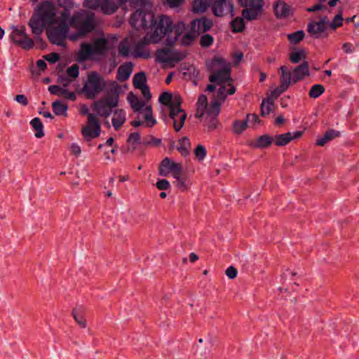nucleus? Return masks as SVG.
Wrapping results in <instances>:
<instances>
[{"label":"nucleus","instance_id":"1","mask_svg":"<svg viewBox=\"0 0 359 359\" xmlns=\"http://www.w3.org/2000/svg\"><path fill=\"white\" fill-rule=\"evenodd\" d=\"M211 74L209 78L210 84L207 90L215 91V98L208 104L207 97L201 95L196 102V117L200 118L208 130H213L219 126L218 115L220 104L229 95H233L236 88L232 84L230 76L231 65L223 57H215L207 63Z\"/></svg>","mask_w":359,"mask_h":359},{"label":"nucleus","instance_id":"2","mask_svg":"<svg viewBox=\"0 0 359 359\" xmlns=\"http://www.w3.org/2000/svg\"><path fill=\"white\" fill-rule=\"evenodd\" d=\"M184 29V22L179 21L173 24L170 17L161 15L158 27H153L151 32H147L144 36L140 39H137L135 34L132 55L135 57L149 58L151 56V52L148 48L149 44H156L164 40L165 45L172 46L179 39L180 35Z\"/></svg>","mask_w":359,"mask_h":359},{"label":"nucleus","instance_id":"3","mask_svg":"<svg viewBox=\"0 0 359 359\" xmlns=\"http://www.w3.org/2000/svg\"><path fill=\"white\" fill-rule=\"evenodd\" d=\"M133 8H137L132 15L130 24L137 30L142 29L147 32H151L153 27H158L160 18L156 20L151 11V4L148 0H132L130 2Z\"/></svg>","mask_w":359,"mask_h":359},{"label":"nucleus","instance_id":"4","mask_svg":"<svg viewBox=\"0 0 359 359\" xmlns=\"http://www.w3.org/2000/svg\"><path fill=\"white\" fill-rule=\"evenodd\" d=\"M159 102L168 107L169 117L172 121L175 130L178 132L184 126L187 113L181 108L182 98L178 93L165 92L159 97Z\"/></svg>","mask_w":359,"mask_h":359},{"label":"nucleus","instance_id":"5","mask_svg":"<svg viewBox=\"0 0 359 359\" xmlns=\"http://www.w3.org/2000/svg\"><path fill=\"white\" fill-rule=\"evenodd\" d=\"M124 88L126 86H121L116 81L109 82L107 93L93 103L94 111L100 116L108 117L111 114V109L118 105L119 95L123 92Z\"/></svg>","mask_w":359,"mask_h":359},{"label":"nucleus","instance_id":"6","mask_svg":"<svg viewBox=\"0 0 359 359\" xmlns=\"http://www.w3.org/2000/svg\"><path fill=\"white\" fill-rule=\"evenodd\" d=\"M127 99L133 111L138 112L137 119L131 122L133 127L144 125L145 127L151 128L156 124L151 106L148 102L139 99L132 93L128 95Z\"/></svg>","mask_w":359,"mask_h":359},{"label":"nucleus","instance_id":"7","mask_svg":"<svg viewBox=\"0 0 359 359\" xmlns=\"http://www.w3.org/2000/svg\"><path fill=\"white\" fill-rule=\"evenodd\" d=\"M109 39L97 37L92 43L84 42L76 53V60L79 62L86 60H97L103 55L109 48Z\"/></svg>","mask_w":359,"mask_h":359},{"label":"nucleus","instance_id":"8","mask_svg":"<svg viewBox=\"0 0 359 359\" xmlns=\"http://www.w3.org/2000/svg\"><path fill=\"white\" fill-rule=\"evenodd\" d=\"M69 22L78 30V32L69 35V38L72 41H76L80 36H84L95 29V15L92 12L81 11L74 14Z\"/></svg>","mask_w":359,"mask_h":359},{"label":"nucleus","instance_id":"9","mask_svg":"<svg viewBox=\"0 0 359 359\" xmlns=\"http://www.w3.org/2000/svg\"><path fill=\"white\" fill-rule=\"evenodd\" d=\"M68 13H62L61 19L57 24L51 25L47 29L49 41L57 46H65V40L69 31Z\"/></svg>","mask_w":359,"mask_h":359},{"label":"nucleus","instance_id":"10","mask_svg":"<svg viewBox=\"0 0 359 359\" xmlns=\"http://www.w3.org/2000/svg\"><path fill=\"white\" fill-rule=\"evenodd\" d=\"M107 87L104 79L96 72L88 73L87 80L81 90L88 99H95Z\"/></svg>","mask_w":359,"mask_h":359},{"label":"nucleus","instance_id":"11","mask_svg":"<svg viewBox=\"0 0 359 359\" xmlns=\"http://www.w3.org/2000/svg\"><path fill=\"white\" fill-rule=\"evenodd\" d=\"M191 25L192 30L187 32V27L184 25L185 29L182 34L180 35V36H182L181 44L184 46L191 44L196 37V32L202 33L209 30L212 26V22L210 19L202 18L194 20Z\"/></svg>","mask_w":359,"mask_h":359},{"label":"nucleus","instance_id":"12","mask_svg":"<svg viewBox=\"0 0 359 359\" xmlns=\"http://www.w3.org/2000/svg\"><path fill=\"white\" fill-rule=\"evenodd\" d=\"M57 8L55 4L46 1L41 3L34 12L37 13L48 25L57 24L61 19V15L56 17Z\"/></svg>","mask_w":359,"mask_h":359},{"label":"nucleus","instance_id":"13","mask_svg":"<svg viewBox=\"0 0 359 359\" xmlns=\"http://www.w3.org/2000/svg\"><path fill=\"white\" fill-rule=\"evenodd\" d=\"M12 32L10 37L14 43L18 45L23 49L29 50L34 46V41L29 38L26 32L25 26L18 27L12 25Z\"/></svg>","mask_w":359,"mask_h":359},{"label":"nucleus","instance_id":"14","mask_svg":"<svg viewBox=\"0 0 359 359\" xmlns=\"http://www.w3.org/2000/svg\"><path fill=\"white\" fill-rule=\"evenodd\" d=\"M101 132L100 123L93 114H88L86 124L81 128V134L86 141H90L100 136Z\"/></svg>","mask_w":359,"mask_h":359},{"label":"nucleus","instance_id":"15","mask_svg":"<svg viewBox=\"0 0 359 359\" xmlns=\"http://www.w3.org/2000/svg\"><path fill=\"white\" fill-rule=\"evenodd\" d=\"M184 57V53L172 49L163 48L156 53V61L164 65L173 66Z\"/></svg>","mask_w":359,"mask_h":359},{"label":"nucleus","instance_id":"16","mask_svg":"<svg viewBox=\"0 0 359 359\" xmlns=\"http://www.w3.org/2000/svg\"><path fill=\"white\" fill-rule=\"evenodd\" d=\"M124 0H85L84 5L90 8H99L106 14L114 13Z\"/></svg>","mask_w":359,"mask_h":359},{"label":"nucleus","instance_id":"17","mask_svg":"<svg viewBox=\"0 0 359 359\" xmlns=\"http://www.w3.org/2000/svg\"><path fill=\"white\" fill-rule=\"evenodd\" d=\"M279 70L280 75L286 74L287 76L290 80V86L304 79L310 74L309 66L306 62L296 67L293 69L292 72H291L285 66H281Z\"/></svg>","mask_w":359,"mask_h":359},{"label":"nucleus","instance_id":"18","mask_svg":"<svg viewBox=\"0 0 359 359\" xmlns=\"http://www.w3.org/2000/svg\"><path fill=\"white\" fill-rule=\"evenodd\" d=\"M182 165L168 158H164L160 165L159 173L162 176L171 175L173 177L182 172Z\"/></svg>","mask_w":359,"mask_h":359},{"label":"nucleus","instance_id":"19","mask_svg":"<svg viewBox=\"0 0 359 359\" xmlns=\"http://www.w3.org/2000/svg\"><path fill=\"white\" fill-rule=\"evenodd\" d=\"M211 6L212 12L216 16L233 15V6L230 0H213Z\"/></svg>","mask_w":359,"mask_h":359},{"label":"nucleus","instance_id":"20","mask_svg":"<svg viewBox=\"0 0 359 359\" xmlns=\"http://www.w3.org/2000/svg\"><path fill=\"white\" fill-rule=\"evenodd\" d=\"M328 27L329 19L327 17L324 16L320 18L318 22H311L308 25V32L312 36L320 38L323 35Z\"/></svg>","mask_w":359,"mask_h":359},{"label":"nucleus","instance_id":"21","mask_svg":"<svg viewBox=\"0 0 359 359\" xmlns=\"http://www.w3.org/2000/svg\"><path fill=\"white\" fill-rule=\"evenodd\" d=\"M264 2L262 0H253L242 12V15L248 20L257 19L262 12Z\"/></svg>","mask_w":359,"mask_h":359},{"label":"nucleus","instance_id":"22","mask_svg":"<svg viewBox=\"0 0 359 359\" xmlns=\"http://www.w3.org/2000/svg\"><path fill=\"white\" fill-rule=\"evenodd\" d=\"M28 25L32 29V34L36 37L43 32L46 27L48 28L50 26L35 12L30 18Z\"/></svg>","mask_w":359,"mask_h":359},{"label":"nucleus","instance_id":"23","mask_svg":"<svg viewBox=\"0 0 359 359\" xmlns=\"http://www.w3.org/2000/svg\"><path fill=\"white\" fill-rule=\"evenodd\" d=\"M290 87V80L286 74H280V86L278 88L271 90L268 95V99L272 100L273 102L283 93L286 91Z\"/></svg>","mask_w":359,"mask_h":359},{"label":"nucleus","instance_id":"24","mask_svg":"<svg viewBox=\"0 0 359 359\" xmlns=\"http://www.w3.org/2000/svg\"><path fill=\"white\" fill-rule=\"evenodd\" d=\"M133 41H135V33H131L119 43V54L124 57H128L130 54L132 55Z\"/></svg>","mask_w":359,"mask_h":359},{"label":"nucleus","instance_id":"25","mask_svg":"<svg viewBox=\"0 0 359 359\" xmlns=\"http://www.w3.org/2000/svg\"><path fill=\"white\" fill-rule=\"evenodd\" d=\"M126 121V112L122 109H116L112 112L111 123L116 130H118Z\"/></svg>","mask_w":359,"mask_h":359},{"label":"nucleus","instance_id":"26","mask_svg":"<svg viewBox=\"0 0 359 359\" xmlns=\"http://www.w3.org/2000/svg\"><path fill=\"white\" fill-rule=\"evenodd\" d=\"M48 91L53 95L62 96L70 100H74L76 99L75 93L69 92L66 87L52 85L48 87Z\"/></svg>","mask_w":359,"mask_h":359},{"label":"nucleus","instance_id":"27","mask_svg":"<svg viewBox=\"0 0 359 359\" xmlns=\"http://www.w3.org/2000/svg\"><path fill=\"white\" fill-rule=\"evenodd\" d=\"M133 69V65L132 62H126L122 65H121L117 71V79L120 81H123L127 80L130 74H132Z\"/></svg>","mask_w":359,"mask_h":359},{"label":"nucleus","instance_id":"28","mask_svg":"<svg viewBox=\"0 0 359 359\" xmlns=\"http://www.w3.org/2000/svg\"><path fill=\"white\" fill-rule=\"evenodd\" d=\"M274 11L277 18H282L291 13L290 6L284 1H279L274 5Z\"/></svg>","mask_w":359,"mask_h":359},{"label":"nucleus","instance_id":"29","mask_svg":"<svg viewBox=\"0 0 359 359\" xmlns=\"http://www.w3.org/2000/svg\"><path fill=\"white\" fill-rule=\"evenodd\" d=\"M52 108L56 116H67L68 106L60 100H56L52 103Z\"/></svg>","mask_w":359,"mask_h":359},{"label":"nucleus","instance_id":"30","mask_svg":"<svg viewBox=\"0 0 359 359\" xmlns=\"http://www.w3.org/2000/svg\"><path fill=\"white\" fill-rule=\"evenodd\" d=\"M212 2L213 0H195L193 4V11L195 13H203Z\"/></svg>","mask_w":359,"mask_h":359},{"label":"nucleus","instance_id":"31","mask_svg":"<svg viewBox=\"0 0 359 359\" xmlns=\"http://www.w3.org/2000/svg\"><path fill=\"white\" fill-rule=\"evenodd\" d=\"M248 121L235 120L232 123V131L236 135L242 134L248 128Z\"/></svg>","mask_w":359,"mask_h":359},{"label":"nucleus","instance_id":"32","mask_svg":"<svg viewBox=\"0 0 359 359\" xmlns=\"http://www.w3.org/2000/svg\"><path fill=\"white\" fill-rule=\"evenodd\" d=\"M190 146L189 140L184 137L179 140L177 150L182 156H186L189 154Z\"/></svg>","mask_w":359,"mask_h":359},{"label":"nucleus","instance_id":"33","mask_svg":"<svg viewBox=\"0 0 359 359\" xmlns=\"http://www.w3.org/2000/svg\"><path fill=\"white\" fill-rule=\"evenodd\" d=\"M274 109V102L270 99H265L262 101L260 107V113L262 116L268 115Z\"/></svg>","mask_w":359,"mask_h":359},{"label":"nucleus","instance_id":"34","mask_svg":"<svg viewBox=\"0 0 359 359\" xmlns=\"http://www.w3.org/2000/svg\"><path fill=\"white\" fill-rule=\"evenodd\" d=\"M30 124L32 125V128L35 130L36 137L41 138L42 137H43V135H44L43 130V124L39 118H33L31 121Z\"/></svg>","mask_w":359,"mask_h":359},{"label":"nucleus","instance_id":"35","mask_svg":"<svg viewBox=\"0 0 359 359\" xmlns=\"http://www.w3.org/2000/svg\"><path fill=\"white\" fill-rule=\"evenodd\" d=\"M291 141V133H286L276 135L273 138L274 143L278 146H285Z\"/></svg>","mask_w":359,"mask_h":359},{"label":"nucleus","instance_id":"36","mask_svg":"<svg viewBox=\"0 0 359 359\" xmlns=\"http://www.w3.org/2000/svg\"><path fill=\"white\" fill-rule=\"evenodd\" d=\"M273 139L269 135H262L260 136L255 142L254 147L257 148H266L269 147L271 142Z\"/></svg>","mask_w":359,"mask_h":359},{"label":"nucleus","instance_id":"37","mask_svg":"<svg viewBox=\"0 0 359 359\" xmlns=\"http://www.w3.org/2000/svg\"><path fill=\"white\" fill-rule=\"evenodd\" d=\"M147 78L144 72L136 74L133 78V85L136 88H143L146 86Z\"/></svg>","mask_w":359,"mask_h":359},{"label":"nucleus","instance_id":"38","mask_svg":"<svg viewBox=\"0 0 359 359\" xmlns=\"http://www.w3.org/2000/svg\"><path fill=\"white\" fill-rule=\"evenodd\" d=\"M73 316L74 320L81 327L84 328L86 327V322L83 317L81 308L74 309Z\"/></svg>","mask_w":359,"mask_h":359},{"label":"nucleus","instance_id":"39","mask_svg":"<svg viewBox=\"0 0 359 359\" xmlns=\"http://www.w3.org/2000/svg\"><path fill=\"white\" fill-rule=\"evenodd\" d=\"M325 91L324 87L320 84L313 85L309 90V96L312 98L320 97Z\"/></svg>","mask_w":359,"mask_h":359},{"label":"nucleus","instance_id":"40","mask_svg":"<svg viewBox=\"0 0 359 359\" xmlns=\"http://www.w3.org/2000/svg\"><path fill=\"white\" fill-rule=\"evenodd\" d=\"M173 178L175 180V184L179 189H180L182 191H185L188 189V184L187 183L186 180L182 177V173L178 174Z\"/></svg>","mask_w":359,"mask_h":359},{"label":"nucleus","instance_id":"41","mask_svg":"<svg viewBox=\"0 0 359 359\" xmlns=\"http://www.w3.org/2000/svg\"><path fill=\"white\" fill-rule=\"evenodd\" d=\"M231 25L233 32H241L245 27V23L242 18H235Z\"/></svg>","mask_w":359,"mask_h":359},{"label":"nucleus","instance_id":"42","mask_svg":"<svg viewBox=\"0 0 359 359\" xmlns=\"http://www.w3.org/2000/svg\"><path fill=\"white\" fill-rule=\"evenodd\" d=\"M344 18L341 13L335 15L333 20L330 22L329 21V27L335 30L337 28L340 27L343 25Z\"/></svg>","mask_w":359,"mask_h":359},{"label":"nucleus","instance_id":"43","mask_svg":"<svg viewBox=\"0 0 359 359\" xmlns=\"http://www.w3.org/2000/svg\"><path fill=\"white\" fill-rule=\"evenodd\" d=\"M60 7L65 9L62 13H68V18L69 17V11L74 7V4L72 0H60L58 3Z\"/></svg>","mask_w":359,"mask_h":359},{"label":"nucleus","instance_id":"44","mask_svg":"<svg viewBox=\"0 0 359 359\" xmlns=\"http://www.w3.org/2000/svg\"><path fill=\"white\" fill-rule=\"evenodd\" d=\"M304 33L303 31H297L288 35V39L291 43H297L303 39Z\"/></svg>","mask_w":359,"mask_h":359},{"label":"nucleus","instance_id":"45","mask_svg":"<svg viewBox=\"0 0 359 359\" xmlns=\"http://www.w3.org/2000/svg\"><path fill=\"white\" fill-rule=\"evenodd\" d=\"M194 154L198 161H203L207 154L206 149L203 145L198 144L194 150Z\"/></svg>","mask_w":359,"mask_h":359},{"label":"nucleus","instance_id":"46","mask_svg":"<svg viewBox=\"0 0 359 359\" xmlns=\"http://www.w3.org/2000/svg\"><path fill=\"white\" fill-rule=\"evenodd\" d=\"M246 120L248 123H250L253 128H255L258 125L260 124L261 120L259 118L258 116L255 114H248L246 116Z\"/></svg>","mask_w":359,"mask_h":359},{"label":"nucleus","instance_id":"47","mask_svg":"<svg viewBox=\"0 0 359 359\" xmlns=\"http://www.w3.org/2000/svg\"><path fill=\"white\" fill-rule=\"evenodd\" d=\"M213 42V38L210 34H205L201 38V45L203 47H209Z\"/></svg>","mask_w":359,"mask_h":359},{"label":"nucleus","instance_id":"48","mask_svg":"<svg viewBox=\"0 0 359 359\" xmlns=\"http://www.w3.org/2000/svg\"><path fill=\"white\" fill-rule=\"evenodd\" d=\"M302 57H304V52L302 50H299L292 52L290 55V59L292 62L296 64L301 60Z\"/></svg>","mask_w":359,"mask_h":359},{"label":"nucleus","instance_id":"49","mask_svg":"<svg viewBox=\"0 0 359 359\" xmlns=\"http://www.w3.org/2000/svg\"><path fill=\"white\" fill-rule=\"evenodd\" d=\"M67 74L69 77L76 78L79 74V69L77 65H73L67 70Z\"/></svg>","mask_w":359,"mask_h":359},{"label":"nucleus","instance_id":"50","mask_svg":"<svg viewBox=\"0 0 359 359\" xmlns=\"http://www.w3.org/2000/svg\"><path fill=\"white\" fill-rule=\"evenodd\" d=\"M156 187L159 190H167V189H170V182L167 180L163 179V180H159L156 182Z\"/></svg>","mask_w":359,"mask_h":359},{"label":"nucleus","instance_id":"51","mask_svg":"<svg viewBox=\"0 0 359 359\" xmlns=\"http://www.w3.org/2000/svg\"><path fill=\"white\" fill-rule=\"evenodd\" d=\"M140 136L138 133H133L130 135L128 141L130 144H133L137 145V144H140Z\"/></svg>","mask_w":359,"mask_h":359},{"label":"nucleus","instance_id":"52","mask_svg":"<svg viewBox=\"0 0 359 359\" xmlns=\"http://www.w3.org/2000/svg\"><path fill=\"white\" fill-rule=\"evenodd\" d=\"M70 150L71 153L76 156H79L81 152V147L77 143H72L70 145Z\"/></svg>","mask_w":359,"mask_h":359},{"label":"nucleus","instance_id":"53","mask_svg":"<svg viewBox=\"0 0 359 359\" xmlns=\"http://www.w3.org/2000/svg\"><path fill=\"white\" fill-rule=\"evenodd\" d=\"M237 270L233 267V266H229L226 269V275L230 278V279H233L236 277L237 276Z\"/></svg>","mask_w":359,"mask_h":359},{"label":"nucleus","instance_id":"54","mask_svg":"<svg viewBox=\"0 0 359 359\" xmlns=\"http://www.w3.org/2000/svg\"><path fill=\"white\" fill-rule=\"evenodd\" d=\"M45 59L50 63H55L59 60L60 56L55 53H50L45 56Z\"/></svg>","mask_w":359,"mask_h":359},{"label":"nucleus","instance_id":"55","mask_svg":"<svg viewBox=\"0 0 359 359\" xmlns=\"http://www.w3.org/2000/svg\"><path fill=\"white\" fill-rule=\"evenodd\" d=\"M15 100L21 104L23 106H27L28 104V101L25 95H18L15 97Z\"/></svg>","mask_w":359,"mask_h":359},{"label":"nucleus","instance_id":"56","mask_svg":"<svg viewBox=\"0 0 359 359\" xmlns=\"http://www.w3.org/2000/svg\"><path fill=\"white\" fill-rule=\"evenodd\" d=\"M326 137H327L330 140L334 139L336 137H338L339 135V132L334 130H329L325 133Z\"/></svg>","mask_w":359,"mask_h":359},{"label":"nucleus","instance_id":"57","mask_svg":"<svg viewBox=\"0 0 359 359\" xmlns=\"http://www.w3.org/2000/svg\"><path fill=\"white\" fill-rule=\"evenodd\" d=\"M342 49L346 53H351L353 51V46L350 43H345L342 46Z\"/></svg>","mask_w":359,"mask_h":359},{"label":"nucleus","instance_id":"58","mask_svg":"<svg viewBox=\"0 0 359 359\" xmlns=\"http://www.w3.org/2000/svg\"><path fill=\"white\" fill-rule=\"evenodd\" d=\"M328 141H330V140L327 137H326V135L325 134L323 137H321L317 140L316 144L318 146L322 147V146H324L325 144L327 143Z\"/></svg>","mask_w":359,"mask_h":359},{"label":"nucleus","instance_id":"59","mask_svg":"<svg viewBox=\"0 0 359 359\" xmlns=\"http://www.w3.org/2000/svg\"><path fill=\"white\" fill-rule=\"evenodd\" d=\"M183 0H167L169 6L172 8L177 7L180 5Z\"/></svg>","mask_w":359,"mask_h":359},{"label":"nucleus","instance_id":"60","mask_svg":"<svg viewBox=\"0 0 359 359\" xmlns=\"http://www.w3.org/2000/svg\"><path fill=\"white\" fill-rule=\"evenodd\" d=\"M115 152L116 149L114 148L111 149L109 152H105V158L108 161H114V158L111 157V155L114 154Z\"/></svg>","mask_w":359,"mask_h":359},{"label":"nucleus","instance_id":"61","mask_svg":"<svg viewBox=\"0 0 359 359\" xmlns=\"http://www.w3.org/2000/svg\"><path fill=\"white\" fill-rule=\"evenodd\" d=\"M139 89L142 90V93L146 99H149L151 97V94L147 86H144L143 88H140Z\"/></svg>","mask_w":359,"mask_h":359},{"label":"nucleus","instance_id":"62","mask_svg":"<svg viewBox=\"0 0 359 359\" xmlns=\"http://www.w3.org/2000/svg\"><path fill=\"white\" fill-rule=\"evenodd\" d=\"M243 53L241 52H236L233 54L234 62L237 65L243 58Z\"/></svg>","mask_w":359,"mask_h":359},{"label":"nucleus","instance_id":"63","mask_svg":"<svg viewBox=\"0 0 359 359\" xmlns=\"http://www.w3.org/2000/svg\"><path fill=\"white\" fill-rule=\"evenodd\" d=\"M323 8V6L321 4H316L311 7H309L307 8V11L309 12H313V11H319V10H321Z\"/></svg>","mask_w":359,"mask_h":359},{"label":"nucleus","instance_id":"64","mask_svg":"<svg viewBox=\"0 0 359 359\" xmlns=\"http://www.w3.org/2000/svg\"><path fill=\"white\" fill-rule=\"evenodd\" d=\"M36 65L41 70H44L46 67V63L43 60H39L36 62Z\"/></svg>","mask_w":359,"mask_h":359}]
</instances>
